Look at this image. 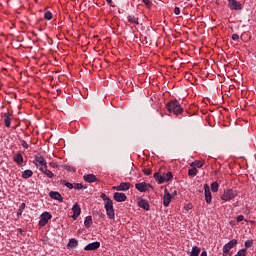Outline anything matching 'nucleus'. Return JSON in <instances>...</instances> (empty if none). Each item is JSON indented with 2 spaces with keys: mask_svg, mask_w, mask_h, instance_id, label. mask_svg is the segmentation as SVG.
<instances>
[{
  "mask_svg": "<svg viewBox=\"0 0 256 256\" xmlns=\"http://www.w3.org/2000/svg\"><path fill=\"white\" fill-rule=\"evenodd\" d=\"M49 165H50V167H52L53 169H57V167H59V164H57V162H50Z\"/></svg>",
  "mask_w": 256,
  "mask_h": 256,
  "instance_id": "39",
  "label": "nucleus"
},
{
  "mask_svg": "<svg viewBox=\"0 0 256 256\" xmlns=\"http://www.w3.org/2000/svg\"><path fill=\"white\" fill-rule=\"evenodd\" d=\"M40 171L41 173H43V175H46V177H48L49 179H53V177H55V174H53L51 170L47 169V166H44V168H41Z\"/></svg>",
  "mask_w": 256,
  "mask_h": 256,
  "instance_id": "18",
  "label": "nucleus"
},
{
  "mask_svg": "<svg viewBox=\"0 0 256 256\" xmlns=\"http://www.w3.org/2000/svg\"><path fill=\"white\" fill-rule=\"evenodd\" d=\"M63 169H66V171H71V166L64 165V166H63Z\"/></svg>",
  "mask_w": 256,
  "mask_h": 256,
  "instance_id": "44",
  "label": "nucleus"
},
{
  "mask_svg": "<svg viewBox=\"0 0 256 256\" xmlns=\"http://www.w3.org/2000/svg\"><path fill=\"white\" fill-rule=\"evenodd\" d=\"M204 195L206 203L209 204L211 201H213V196H211V188L209 187V184L204 185Z\"/></svg>",
  "mask_w": 256,
  "mask_h": 256,
  "instance_id": "8",
  "label": "nucleus"
},
{
  "mask_svg": "<svg viewBox=\"0 0 256 256\" xmlns=\"http://www.w3.org/2000/svg\"><path fill=\"white\" fill-rule=\"evenodd\" d=\"M102 201H104V208L106 209V215L108 219H115V208H113V200L102 193L100 195Z\"/></svg>",
  "mask_w": 256,
  "mask_h": 256,
  "instance_id": "1",
  "label": "nucleus"
},
{
  "mask_svg": "<svg viewBox=\"0 0 256 256\" xmlns=\"http://www.w3.org/2000/svg\"><path fill=\"white\" fill-rule=\"evenodd\" d=\"M53 216L49 212H44L40 216L39 226L45 227L47 223H49V219H51Z\"/></svg>",
  "mask_w": 256,
  "mask_h": 256,
  "instance_id": "5",
  "label": "nucleus"
},
{
  "mask_svg": "<svg viewBox=\"0 0 256 256\" xmlns=\"http://www.w3.org/2000/svg\"><path fill=\"white\" fill-rule=\"evenodd\" d=\"M44 19H46L47 21H51V19H53V14H51V12L49 11L45 12Z\"/></svg>",
  "mask_w": 256,
  "mask_h": 256,
  "instance_id": "31",
  "label": "nucleus"
},
{
  "mask_svg": "<svg viewBox=\"0 0 256 256\" xmlns=\"http://www.w3.org/2000/svg\"><path fill=\"white\" fill-rule=\"evenodd\" d=\"M166 108L168 109L169 113H173L174 115H181L183 113V107L179 104V101H170Z\"/></svg>",
  "mask_w": 256,
  "mask_h": 256,
  "instance_id": "2",
  "label": "nucleus"
},
{
  "mask_svg": "<svg viewBox=\"0 0 256 256\" xmlns=\"http://www.w3.org/2000/svg\"><path fill=\"white\" fill-rule=\"evenodd\" d=\"M142 172L144 173V175H151V173H152L151 169H149V168L143 169Z\"/></svg>",
  "mask_w": 256,
  "mask_h": 256,
  "instance_id": "37",
  "label": "nucleus"
},
{
  "mask_svg": "<svg viewBox=\"0 0 256 256\" xmlns=\"http://www.w3.org/2000/svg\"><path fill=\"white\" fill-rule=\"evenodd\" d=\"M190 165H191V167H193L195 169H197V168L201 169V167H203V162H201V161H194Z\"/></svg>",
  "mask_w": 256,
  "mask_h": 256,
  "instance_id": "28",
  "label": "nucleus"
},
{
  "mask_svg": "<svg viewBox=\"0 0 256 256\" xmlns=\"http://www.w3.org/2000/svg\"><path fill=\"white\" fill-rule=\"evenodd\" d=\"M150 187H151V185L149 183H146V182L135 184V189H137V191H140V193L147 192V190L150 189Z\"/></svg>",
  "mask_w": 256,
  "mask_h": 256,
  "instance_id": "7",
  "label": "nucleus"
},
{
  "mask_svg": "<svg viewBox=\"0 0 256 256\" xmlns=\"http://www.w3.org/2000/svg\"><path fill=\"white\" fill-rule=\"evenodd\" d=\"M244 219H245V216L239 215V216H237L236 221H237V223H241V221H243Z\"/></svg>",
  "mask_w": 256,
  "mask_h": 256,
  "instance_id": "40",
  "label": "nucleus"
},
{
  "mask_svg": "<svg viewBox=\"0 0 256 256\" xmlns=\"http://www.w3.org/2000/svg\"><path fill=\"white\" fill-rule=\"evenodd\" d=\"M25 207H26V204L25 203H22L20 206H19V210H18V213H17V216H21L23 215V212L25 211Z\"/></svg>",
  "mask_w": 256,
  "mask_h": 256,
  "instance_id": "30",
  "label": "nucleus"
},
{
  "mask_svg": "<svg viewBox=\"0 0 256 256\" xmlns=\"http://www.w3.org/2000/svg\"><path fill=\"white\" fill-rule=\"evenodd\" d=\"M18 233H23V230L22 229H18Z\"/></svg>",
  "mask_w": 256,
  "mask_h": 256,
  "instance_id": "48",
  "label": "nucleus"
},
{
  "mask_svg": "<svg viewBox=\"0 0 256 256\" xmlns=\"http://www.w3.org/2000/svg\"><path fill=\"white\" fill-rule=\"evenodd\" d=\"M171 203V193H169V190H164V196H163V205L164 207H169V204Z\"/></svg>",
  "mask_w": 256,
  "mask_h": 256,
  "instance_id": "12",
  "label": "nucleus"
},
{
  "mask_svg": "<svg viewBox=\"0 0 256 256\" xmlns=\"http://www.w3.org/2000/svg\"><path fill=\"white\" fill-rule=\"evenodd\" d=\"M83 179L86 183H97V181H99L97 176H95L94 174L84 175Z\"/></svg>",
  "mask_w": 256,
  "mask_h": 256,
  "instance_id": "15",
  "label": "nucleus"
},
{
  "mask_svg": "<svg viewBox=\"0 0 256 256\" xmlns=\"http://www.w3.org/2000/svg\"><path fill=\"white\" fill-rule=\"evenodd\" d=\"M99 247H101L100 242H97V241L92 242L84 247V251H97V249H99Z\"/></svg>",
  "mask_w": 256,
  "mask_h": 256,
  "instance_id": "10",
  "label": "nucleus"
},
{
  "mask_svg": "<svg viewBox=\"0 0 256 256\" xmlns=\"http://www.w3.org/2000/svg\"><path fill=\"white\" fill-rule=\"evenodd\" d=\"M35 165L39 171L44 167H47V160L43 156L39 155L35 157Z\"/></svg>",
  "mask_w": 256,
  "mask_h": 256,
  "instance_id": "4",
  "label": "nucleus"
},
{
  "mask_svg": "<svg viewBox=\"0 0 256 256\" xmlns=\"http://www.w3.org/2000/svg\"><path fill=\"white\" fill-rule=\"evenodd\" d=\"M113 199H115L117 201V203H123V202L127 201V195H125L124 193H121V192H115L113 194Z\"/></svg>",
  "mask_w": 256,
  "mask_h": 256,
  "instance_id": "9",
  "label": "nucleus"
},
{
  "mask_svg": "<svg viewBox=\"0 0 256 256\" xmlns=\"http://www.w3.org/2000/svg\"><path fill=\"white\" fill-rule=\"evenodd\" d=\"M229 7L234 11H241V3L237 0H229Z\"/></svg>",
  "mask_w": 256,
  "mask_h": 256,
  "instance_id": "14",
  "label": "nucleus"
},
{
  "mask_svg": "<svg viewBox=\"0 0 256 256\" xmlns=\"http://www.w3.org/2000/svg\"><path fill=\"white\" fill-rule=\"evenodd\" d=\"M142 2L146 5V7H151V1L150 0H142Z\"/></svg>",
  "mask_w": 256,
  "mask_h": 256,
  "instance_id": "42",
  "label": "nucleus"
},
{
  "mask_svg": "<svg viewBox=\"0 0 256 256\" xmlns=\"http://www.w3.org/2000/svg\"><path fill=\"white\" fill-rule=\"evenodd\" d=\"M112 189L114 191H129V189H131V183H129V182H122L118 186H113Z\"/></svg>",
  "mask_w": 256,
  "mask_h": 256,
  "instance_id": "6",
  "label": "nucleus"
},
{
  "mask_svg": "<svg viewBox=\"0 0 256 256\" xmlns=\"http://www.w3.org/2000/svg\"><path fill=\"white\" fill-rule=\"evenodd\" d=\"M138 207H140L141 209H144V211H149L150 209L149 202H147V200L145 199H141L138 202Z\"/></svg>",
  "mask_w": 256,
  "mask_h": 256,
  "instance_id": "17",
  "label": "nucleus"
},
{
  "mask_svg": "<svg viewBox=\"0 0 256 256\" xmlns=\"http://www.w3.org/2000/svg\"><path fill=\"white\" fill-rule=\"evenodd\" d=\"M154 179L159 183V185H162V183H164L163 175H160L159 172L154 173Z\"/></svg>",
  "mask_w": 256,
  "mask_h": 256,
  "instance_id": "21",
  "label": "nucleus"
},
{
  "mask_svg": "<svg viewBox=\"0 0 256 256\" xmlns=\"http://www.w3.org/2000/svg\"><path fill=\"white\" fill-rule=\"evenodd\" d=\"M92 223H93V218L91 216H87L84 221L85 227H87V229H89V227H91Z\"/></svg>",
  "mask_w": 256,
  "mask_h": 256,
  "instance_id": "24",
  "label": "nucleus"
},
{
  "mask_svg": "<svg viewBox=\"0 0 256 256\" xmlns=\"http://www.w3.org/2000/svg\"><path fill=\"white\" fill-rule=\"evenodd\" d=\"M49 197L55 201H59V203H63V196L59 192L51 191Z\"/></svg>",
  "mask_w": 256,
  "mask_h": 256,
  "instance_id": "16",
  "label": "nucleus"
},
{
  "mask_svg": "<svg viewBox=\"0 0 256 256\" xmlns=\"http://www.w3.org/2000/svg\"><path fill=\"white\" fill-rule=\"evenodd\" d=\"M199 253H201V248L194 246L190 252V256H199Z\"/></svg>",
  "mask_w": 256,
  "mask_h": 256,
  "instance_id": "25",
  "label": "nucleus"
},
{
  "mask_svg": "<svg viewBox=\"0 0 256 256\" xmlns=\"http://www.w3.org/2000/svg\"><path fill=\"white\" fill-rule=\"evenodd\" d=\"M72 211V219L76 220L79 217V215H81V206H79L78 203H75L72 207Z\"/></svg>",
  "mask_w": 256,
  "mask_h": 256,
  "instance_id": "13",
  "label": "nucleus"
},
{
  "mask_svg": "<svg viewBox=\"0 0 256 256\" xmlns=\"http://www.w3.org/2000/svg\"><path fill=\"white\" fill-rule=\"evenodd\" d=\"M14 161H15V163H17L18 165H22V164H23V155L17 154V155L14 157Z\"/></svg>",
  "mask_w": 256,
  "mask_h": 256,
  "instance_id": "27",
  "label": "nucleus"
},
{
  "mask_svg": "<svg viewBox=\"0 0 256 256\" xmlns=\"http://www.w3.org/2000/svg\"><path fill=\"white\" fill-rule=\"evenodd\" d=\"M175 15H181V9L179 7L174 8Z\"/></svg>",
  "mask_w": 256,
  "mask_h": 256,
  "instance_id": "41",
  "label": "nucleus"
},
{
  "mask_svg": "<svg viewBox=\"0 0 256 256\" xmlns=\"http://www.w3.org/2000/svg\"><path fill=\"white\" fill-rule=\"evenodd\" d=\"M162 179L165 183V181L169 182L171 179H173V173L167 172L166 174H162Z\"/></svg>",
  "mask_w": 256,
  "mask_h": 256,
  "instance_id": "22",
  "label": "nucleus"
},
{
  "mask_svg": "<svg viewBox=\"0 0 256 256\" xmlns=\"http://www.w3.org/2000/svg\"><path fill=\"white\" fill-rule=\"evenodd\" d=\"M188 175H189L190 177H195V175H197V168L189 169Z\"/></svg>",
  "mask_w": 256,
  "mask_h": 256,
  "instance_id": "32",
  "label": "nucleus"
},
{
  "mask_svg": "<svg viewBox=\"0 0 256 256\" xmlns=\"http://www.w3.org/2000/svg\"><path fill=\"white\" fill-rule=\"evenodd\" d=\"M191 207H192V205H191V204H189V205H188V209H191Z\"/></svg>",
  "mask_w": 256,
  "mask_h": 256,
  "instance_id": "49",
  "label": "nucleus"
},
{
  "mask_svg": "<svg viewBox=\"0 0 256 256\" xmlns=\"http://www.w3.org/2000/svg\"><path fill=\"white\" fill-rule=\"evenodd\" d=\"M211 191L212 193H217V191H219V183L213 182L211 184Z\"/></svg>",
  "mask_w": 256,
  "mask_h": 256,
  "instance_id": "29",
  "label": "nucleus"
},
{
  "mask_svg": "<svg viewBox=\"0 0 256 256\" xmlns=\"http://www.w3.org/2000/svg\"><path fill=\"white\" fill-rule=\"evenodd\" d=\"M21 145H22V147H24V149H29V144H27V142L25 140L21 141Z\"/></svg>",
  "mask_w": 256,
  "mask_h": 256,
  "instance_id": "38",
  "label": "nucleus"
},
{
  "mask_svg": "<svg viewBox=\"0 0 256 256\" xmlns=\"http://www.w3.org/2000/svg\"><path fill=\"white\" fill-rule=\"evenodd\" d=\"M200 256H207V251H202Z\"/></svg>",
  "mask_w": 256,
  "mask_h": 256,
  "instance_id": "46",
  "label": "nucleus"
},
{
  "mask_svg": "<svg viewBox=\"0 0 256 256\" xmlns=\"http://www.w3.org/2000/svg\"><path fill=\"white\" fill-rule=\"evenodd\" d=\"M106 2L108 3V5H110V7H113V5H112L113 0H106Z\"/></svg>",
  "mask_w": 256,
  "mask_h": 256,
  "instance_id": "45",
  "label": "nucleus"
},
{
  "mask_svg": "<svg viewBox=\"0 0 256 256\" xmlns=\"http://www.w3.org/2000/svg\"><path fill=\"white\" fill-rule=\"evenodd\" d=\"M232 40L233 41H239V34H233L232 35Z\"/></svg>",
  "mask_w": 256,
  "mask_h": 256,
  "instance_id": "43",
  "label": "nucleus"
},
{
  "mask_svg": "<svg viewBox=\"0 0 256 256\" xmlns=\"http://www.w3.org/2000/svg\"><path fill=\"white\" fill-rule=\"evenodd\" d=\"M74 189L81 190V189H87V187L83 186L82 183H76L74 184Z\"/></svg>",
  "mask_w": 256,
  "mask_h": 256,
  "instance_id": "34",
  "label": "nucleus"
},
{
  "mask_svg": "<svg viewBox=\"0 0 256 256\" xmlns=\"http://www.w3.org/2000/svg\"><path fill=\"white\" fill-rule=\"evenodd\" d=\"M223 256H227V255L223 254Z\"/></svg>",
  "mask_w": 256,
  "mask_h": 256,
  "instance_id": "50",
  "label": "nucleus"
},
{
  "mask_svg": "<svg viewBox=\"0 0 256 256\" xmlns=\"http://www.w3.org/2000/svg\"><path fill=\"white\" fill-rule=\"evenodd\" d=\"M65 187H67L68 189H74V185L71 182H65L63 181Z\"/></svg>",
  "mask_w": 256,
  "mask_h": 256,
  "instance_id": "36",
  "label": "nucleus"
},
{
  "mask_svg": "<svg viewBox=\"0 0 256 256\" xmlns=\"http://www.w3.org/2000/svg\"><path fill=\"white\" fill-rule=\"evenodd\" d=\"M246 251H247V248H243L240 251H238L237 254L234 256H246L247 255Z\"/></svg>",
  "mask_w": 256,
  "mask_h": 256,
  "instance_id": "33",
  "label": "nucleus"
},
{
  "mask_svg": "<svg viewBox=\"0 0 256 256\" xmlns=\"http://www.w3.org/2000/svg\"><path fill=\"white\" fill-rule=\"evenodd\" d=\"M172 195H173L174 197H176V195H177V190H174L173 193H172Z\"/></svg>",
  "mask_w": 256,
  "mask_h": 256,
  "instance_id": "47",
  "label": "nucleus"
},
{
  "mask_svg": "<svg viewBox=\"0 0 256 256\" xmlns=\"http://www.w3.org/2000/svg\"><path fill=\"white\" fill-rule=\"evenodd\" d=\"M128 23H133L134 25H139V18L135 17V16H128Z\"/></svg>",
  "mask_w": 256,
  "mask_h": 256,
  "instance_id": "23",
  "label": "nucleus"
},
{
  "mask_svg": "<svg viewBox=\"0 0 256 256\" xmlns=\"http://www.w3.org/2000/svg\"><path fill=\"white\" fill-rule=\"evenodd\" d=\"M5 127H11V115L9 113L4 114Z\"/></svg>",
  "mask_w": 256,
  "mask_h": 256,
  "instance_id": "20",
  "label": "nucleus"
},
{
  "mask_svg": "<svg viewBox=\"0 0 256 256\" xmlns=\"http://www.w3.org/2000/svg\"><path fill=\"white\" fill-rule=\"evenodd\" d=\"M237 190L227 189L224 190V193L221 196L222 201H231V199H235L237 197Z\"/></svg>",
  "mask_w": 256,
  "mask_h": 256,
  "instance_id": "3",
  "label": "nucleus"
},
{
  "mask_svg": "<svg viewBox=\"0 0 256 256\" xmlns=\"http://www.w3.org/2000/svg\"><path fill=\"white\" fill-rule=\"evenodd\" d=\"M236 245H237V240L232 239L231 241H229L227 244L223 246V253H229V251H231V249H233V247H235Z\"/></svg>",
  "mask_w": 256,
  "mask_h": 256,
  "instance_id": "11",
  "label": "nucleus"
},
{
  "mask_svg": "<svg viewBox=\"0 0 256 256\" xmlns=\"http://www.w3.org/2000/svg\"><path fill=\"white\" fill-rule=\"evenodd\" d=\"M23 179H29L33 177V171L31 170H25L22 174Z\"/></svg>",
  "mask_w": 256,
  "mask_h": 256,
  "instance_id": "26",
  "label": "nucleus"
},
{
  "mask_svg": "<svg viewBox=\"0 0 256 256\" xmlns=\"http://www.w3.org/2000/svg\"><path fill=\"white\" fill-rule=\"evenodd\" d=\"M246 249H249V247H253V241L252 240H247L245 243H244Z\"/></svg>",
  "mask_w": 256,
  "mask_h": 256,
  "instance_id": "35",
  "label": "nucleus"
},
{
  "mask_svg": "<svg viewBox=\"0 0 256 256\" xmlns=\"http://www.w3.org/2000/svg\"><path fill=\"white\" fill-rule=\"evenodd\" d=\"M79 245V242L77 241V239L72 238L69 240L68 244H67V248L68 249H75V247H77Z\"/></svg>",
  "mask_w": 256,
  "mask_h": 256,
  "instance_id": "19",
  "label": "nucleus"
}]
</instances>
